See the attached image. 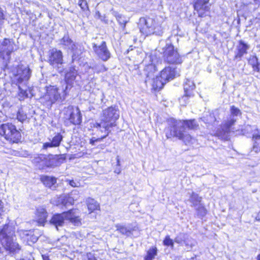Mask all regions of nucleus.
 <instances>
[{
    "label": "nucleus",
    "instance_id": "obj_1",
    "mask_svg": "<svg viewBox=\"0 0 260 260\" xmlns=\"http://www.w3.org/2000/svg\"><path fill=\"white\" fill-rule=\"evenodd\" d=\"M167 126L164 129L167 139H176L181 141L185 145L193 144L194 138L186 129L196 131L200 128V125L195 118L177 119L170 117L166 120Z\"/></svg>",
    "mask_w": 260,
    "mask_h": 260
},
{
    "label": "nucleus",
    "instance_id": "obj_2",
    "mask_svg": "<svg viewBox=\"0 0 260 260\" xmlns=\"http://www.w3.org/2000/svg\"><path fill=\"white\" fill-rule=\"evenodd\" d=\"M119 110L116 105H112L103 109L101 114L100 122H96L93 124L92 127L103 134L107 132L111 134V131L117 126V120L119 119Z\"/></svg>",
    "mask_w": 260,
    "mask_h": 260
},
{
    "label": "nucleus",
    "instance_id": "obj_3",
    "mask_svg": "<svg viewBox=\"0 0 260 260\" xmlns=\"http://www.w3.org/2000/svg\"><path fill=\"white\" fill-rule=\"evenodd\" d=\"M0 243L6 251L11 253H17L21 249L19 244L16 242L14 232L11 233L8 224L3 225L0 230Z\"/></svg>",
    "mask_w": 260,
    "mask_h": 260
},
{
    "label": "nucleus",
    "instance_id": "obj_4",
    "mask_svg": "<svg viewBox=\"0 0 260 260\" xmlns=\"http://www.w3.org/2000/svg\"><path fill=\"white\" fill-rule=\"evenodd\" d=\"M2 138L11 144H18L21 142L22 130L12 122L2 123L0 124V138Z\"/></svg>",
    "mask_w": 260,
    "mask_h": 260
},
{
    "label": "nucleus",
    "instance_id": "obj_5",
    "mask_svg": "<svg viewBox=\"0 0 260 260\" xmlns=\"http://www.w3.org/2000/svg\"><path fill=\"white\" fill-rule=\"evenodd\" d=\"M65 154H40L35 158L36 165L39 170L54 168L59 166L66 160Z\"/></svg>",
    "mask_w": 260,
    "mask_h": 260
},
{
    "label": "nucleus",
    "instance_id": "obj_6",
    "mask_svg": "<svg viewBox=\"0 0 260 260\" xmlns=\"http://www.w3.org/2000/svg\"><path fill=\"white\" fill-rule=\"evenodd\" d=\"M60 114L63 122L67 125H79L82 122L81 112L77 106L69 105L65 107Z\"/></svg>",
    "mask_w": 260,
    "mask_h": 260
},
{
    "label": "nucleus",
    "instance_id": "obj_7",
    "mask_svg": "<svg viewBox=\"0 0 260 260\" xmlns=\"http://www.w3.org/2000/svg\"><path fill=\"white\" fill-rule=\"evenodd\" d=\"M162 57L164 62L169 64H180L183 62L178 49L171 43L167 44L162 48Z\"/></svg>",
    "mask_w": 260,
    "mask_h": 260
},
{
    "label": "nucleus",
    "instance_id": "obj_8",
    "mask_svg": "<svg viewBox=\"0 0 260 260\" xmlns=\"http://www.w3.org/2000/svg\"><path fill=\"white\" fill-rule=\"evenodd\" d=\"M138 26L141 34L147 37L156 34L159 25L155 18L146 16L139 19Z\"/></svg>",
    "mask_w": 260,
    "mask_h": 260
},
{
    "label": "nucleus",
    "instance_id": "obj_9",
    "mask_svg": "<svg viewBox=\"0 0 260 260\" xmlns=\"http://www.w3.org/2000/svg\"><path fill=\"white\" fill-rule=\"evenodd\" d=\"M15 46V42L11 38H4L0 43V59L3 63L7 64L10 62L12 54L16 51Z\"/></svg>",
    "mask_w": 260,
    "mask_h": 260
},
{
    "label": "nucleus",
    "instance_id": "obj_10",
    "mask_svg": "<svg viewBox=\"0 0 260 260\" xmlns=\"http://www.w3.org/2000/svg\"><path fill=\"white\" fill-rule=\"evenodd\" d=\"M236 122V119L231 118L224 121L221 125V128L217 129L213 136L218 137L220 140L226 141L230 139V134L231 132V127Z\"/></svg>",
    "mask_w": 260,
    "mask_h": 260
},
{
    "label": "nucleus",
    "instance_id": "obj_11",
    "mask_svg": "<svg viewBox=\"0 0 260 260\" xmlns=\"http://www.w3.org/2000/svg\"><path fill=\"white\" fill-rule=\"evenodd\" d=\"M46 104L52 105L61 99L59 88L56 85H49L45 87V92L42 96Z\"/></svg>",
    "mask_w": 260,
    "mask_h": 260
},
{
    "label": "nucleus",
    "instance_id": "obj_12",
    "mask_svg": "<svg viewBox=\"0 0 260 260\" xmlns=\"http://www.w3.org/2000/svg\"><path fill=\"white\" fill-rule=\"evenodd\" d=\"M47 62L52 67L62 66L64 63L62 51L56 48L49 50L48 52Z\"/></svg>",
    "mask_w": 260,
    "mask_h": 260
},
{
    "label": "nucleus",
    "instance_id": "obj_13",
    "mask_svg": "<svg viewBox=\"0 0 260 260\" xmlns=\"http://www.w3.org/2000/svg\"><path fill=\"white\" fill-rule=\"evenodd\" d=\"M31 70L27 67L24 69L18 68L16 72L13 74V83L19 86L24 81H27L31 76Z\"/></svg>",
    "mask_w": 260,
    "mask_h": 260
},
{
    "label": "nucleus",
    "instance_id": "obj_14",
    "mask_svg": "<svg viewBox=\"0 0 260 260\" xmlns=\"http://www.w3.org/2000/svg\"><path fill=\"white\" fill-rule=\"evenodd\" d=\"M92 48L97 56L104 61H106L111 57V53L109 51L105 41H103L100 45L93 44Z\"/></svg>",
    "mask_w": 260,
    "mask_h": 260
},
{
    "label": "nucleus",
    "instance_id": "obj_15",
    "mask_svg": "<svg viewBox=\"0 0 260 260\" xmlns=\"http://www.w3.org/2000/svg\"><path fill=\"white\" fill-rule=\"evenodd\" d=\"M210 0H193L192 6L199 17L202 18L206 15V13L210 11L208 5Z\"/></svg>",
    "mask_w": 260,
    "mask_h": 260
},
{
    "label": "nucleus",
    "instance_id": "obj_16",
    "mask_svg": "<svg viewBox=\"0 0 260 260\" xmlns=\"http://www.w3.org/2000/svg\"><path fill=\"white\" fill-rule=\"evenodd\" d=\"M66 220L69 221L75 226H79L82 224V219L80 216L76 214V209L72 208L63 211Z\"/></svg>",
    "mask_w": 260,
    "mask_h": 260
},
{
    "label": "nucleus",
    "instance_id": "obj_17",
    "mask_svg": "<svg viewBox=\"0 0 260 260\" xmlns=\"http://www.w3.org/2000/svg\"><path fill=\"white\" fill-rule=\"evenodd\" d=\"M77 73L74 67L70 69L64 75V80L66 84L64 92L68 89H71L73 86L74 83L77 77Z\"/></svg>",
    "mask_w": 260,
    "mask_h": 260
},
{
    "label": "nucleus",
    "instance_id": "obj_18",
    "mask_svg": "<svg viewBox=\"0 0 260 260\" xmlns=\"http://www.w3.org/2000/svg\"><path fill=\"white\" fill-rule=\"evenodd\" d=\"M176 74L175 69L170 67H166L159 72L158 75L166 83H167L175 78Z\"/></svg>",
    "mask_w": 260,
    "mask_h": 260
},
{
    "label": "nucleus",
    "instance_id": "obj_19",
    "mask_svg": "<svg viewBox=\"0 0 260 260\" xmlns=\"http://www.w3.org/2000/svg\"><path fill=\"white\" fill-rule=\"evenodd\" d=\"M66 217L64 213L62 212L53 214L49 220V223L57 229L58 227H62L64 225Z\"/></svg>",
    "mask_w": 260,
    "mask_h": 260
},
{
    "label": "nucleus",
    "instance_id": "obj_20",
    "mask_svg": "<svg viewBox=\"0 0 260 260\" xmlns=\"http://www.w3.org/2000/svg\"><path fill=\"white\" fill-rule=\"evenodd\" d=\"M36 221L38 226H44L47 222L48 213L46 210L42 207L37 208L35 213Z\"/></svg>",
    "mask_w": 260,
    "mask_h": 260
},
{
    "label": "nucleus",
    "instance_id": "obj_21",
    "mask_svg": "<svg viewBox=\"0 0 260 260\" xmlns=\"http://www.w3.org/2000/svg\"><path fill=\"white\" fill-rule=\"evenodd\" d=\"M249 45L242 40L238 41L236 52L234 55L235 59H241L242 57L247 54Z\"/></svg>",
    "mask_w": 260,
    "mask_h": 260
},
{
    "label": "nucleus",
    "instance_id": "obj_22",
    "mask_svg": "<svg viewBox=\"0 0 260 260\" xmlns=\"http://www.w3.org/2000/svg\"><path fill=\"white\" fill-rule=\"evenodd\" d=\"M184 96L187 98H190L194 95L193 91L196 85L190 80L187 79L184 83Z\"/></svg>",
    "mask_w": 260,
    "mask_h": 260
},
{
    "label": "nucleus",
    "instance_id": "obj_23",
    "mask_svg": "<svg viewBox=\"0 0 260 260\" xmlns=\"http://www.w3.org/2000/svg\"><path fill=\"white\" fill-rule=\"evenodd\" d=\"M40 180L45 187L49 188H51L57 182L56 177L44 175L40 176Z\"/></svg>",
    "mask_w": 260,
    "mask_h": 260
},
{
    "label": "nucleus",
    "instance_id": "obj_24",
    "mask_svg": "<svg viewBox=\"0 0 260 260\" xmlns=\"http://www.w3.org/2000/svg\"><path fill=\"white\" fill-rule=\"evenodd\" d=\"M116 230L121 234L125 235L126 237H130L133 235V233L138 230L137 226L128 228L123 225H117L116 226Z\"/></svg>",
    "mask_w": 260,
    "mask_h": 260
},
{
    "label": "nucleus",
    "instance_id": "obj_25",
    "mask_svg": "<svg viewBox=\"0 0 260 260\" xmlns=\"http://www.w3.org/2000/svg\"><path fill=\"white\" fill-rule=\"evenodd\" d=\"M166 84V82L158 75L153 79L151 89L155 92L159 91L164 88Z\"/></svg>",
    "mask_w": 260,
    "mask_h": 260
},
{
    "label": "nucleus",
    "instance_id": "obj_26",
    "mask_svg": "<svg viewBox=\"0 0 260 260\" xmlns=\"http://www.w3.org/2000/svg\"><path fill=\"white\" fill-rule=\"evenodd\" d=\"M86 205L89 214L100 211V204L92 198H88L86 200Z\"/></svg>",
    "mask_w": 260,
    "mask_h": 260
},
{
    "label": "nucleus",
    "instance_id": "obj_27",
    "mask_svg": "<svg viewBox=\"0 0 260 260\" xmlns=\"http://www.w3.org/2000/svg\"><path fill=\"white\" fill-rule=\"evenodd\" d=\"M248 64L252 67L254 72H260V62L255 55H251L247 59Z\"/></svg>",
    "mask_w": 260,
    "mask_h": 260
},
{
    "label": "nucleus",
    "instance_id": "obj_28",
    "mask_svg": "<svg viewBox=\"0 0 260 260\" xmlns=\"http://www.w3.org/2000/svg\"><path fill=\"white\" fill-rule=\"evenodd\" d=\"M157 71L156 66L152 62L146 64L144 68V73L147 78L153 76Z\"/></svg>",
    "mask_w": 260,
    "mask_h": 260
},
{
    "label": "nucleus",
    "instance_id": "obj_29",
    "mask_svg": "<svg viewBox=\"0 0 260 260\" xmlns=\"http://www.w3.org/2000/svg\"><path fill=\"white\" fill-rule=\"evenodd\" d=\"M252 148L256 152H260V131L252 135Z\"/></svg>",
    "mask_w": 260,
    "mask_h": 260
},
{
    "label": "nucleus",
    "instance_id": "obj_30",
    "mask_svg": "<svg viewBox=\"0 0 260 260\" xmlns=\"http://www.w3.org/2000/svg\"><path fill=\"white\" fill-rule=\"evenodd\" d=\"M157 248L155 246L151 247L146 251L143 260H153L157 254Z\"/></svg>",
    "mask_w": 260,
    "mask_h": 260
},
{
    "label": "nucleus",
    "instance_id": "obj_31",
    "mask_svg": "<svg viewBox=\"0 0 260 260\" xmlns=\"http://www.w3.org/2000/svg\"><path fill=\"white\" fill-rule=\"evenodd\" d=\"M201 119H202V121L207 125V126L210 125L212 122H217L216 118L213 112L209 113L206 116H204Z\"/></svg>",
    "mask_w": 260,
    "mask_h": 260
},
{
    "label": "nucleus",
    "instance_id": "obj_32",
    "mask_svg": "<svg viewBox=\"0 0 260 260\" xmlns=\"http://www.w3.org/2000/svg\"><path fill=\"white\" fill-rule=\"evenodd\" d=\"M63 136L60 133H57L52 138L50 142L54 147H57L60 146L61 142L63 140Z\"/></svg>",
    "mask_w": 260,
    "mask_h": 260
},
{
    "label": "nucleus",
    "instance_id": "obj_33",
    "mask_svg": "<svg viewBox=\"0 0 260 260\" xmlns=\"http://www.w3.org/2000/svg\"><path fill=\"white\" fill-rule=\"evenodd\" d=\"M103 133L104 134L99 138L92 137L90 138L89 139V144L92 146H94L96 143L101 142L110 134H107V132H104Z\"/></svg>",
    "mask_w": 260,
    "mask_h": 260
},
{
    "label": "nucleus",
    "instance_id": "obj_34",
    "mask_svg": "<svg viewBox=\"0 0 260 260\" xmlns=\"http://www.w3.org/2000/svg\"><path fill=\"white\" fill-rule=\"evenodd\" d=\"M78 5L82 12H89L90 9L89 5L86 0H78Z\"/></svg>",
    "mask_w": 260,
    "mask_h": 260
},
{
    "label": "nucleus",
    "instance_id": "obj_35",
    "mask_svg": "<svg viewBox=\"0 0 260 260\" xmlns=\"http://www.w3.org/2000/svg\"><path fill=\"white\" fill-rule=\"evenodd\" d=\"M196 210L197 211V215L200 217H203L205 216L208 213V211L206 207L201 204L200 205Z\"/></svg>",
    "mask_w": 260,
    "mask_h": 260
},
{
    "label": "nucleus",
    "instance_id": "obj_36",
    "mask_svg": "<svg viewBox=\"0 0 260 260\" xmlns=\"http://www.w3.org/2000/svg\"><path fill=\"white\" fill-rule=\"evenodd\" d=\"M27 118V114L25 113L22 108L19 109L16 114V119L21 122L25 121Z\"/></svg>",
    "mask_w": 260,
    "mask_h": 260
},
{
    "label": "nucleus",
    "instance_id": "obj_37",
    "mask_svg": "<svg viewBox=\"0 0 260 260\" xmlns=\"http://www.w3.org/2000/svg\"><path fill=\"white\" fill-rule=\"evenodd\" d=\"M202 198L199 197L197 193L192 192L190 195V202L193 204V206H195L197 204H200L202 201Z\"/></svg>",
    "mask_w": 260,
    "mask_h": 260
},
{
    "label": "nucleus",
    "instance_id": "obj_38",
    "mask_svg": "<svg viewBox=\"0 0 260 260\" xmlns=\"http://www.w3.org/2000/svg\"><path fill=\"white\" fill-rule=\"evenodd\" d=\"M60 42L63 46H69L72 44L73 46L76 47V45L73 43V40L68 36H64L60 39Z\"/></svg>",
    "mask_w": 260,
    "mask_h": 260
},
{
    "label": "nucleus",
    "instance_id": "obj_39",
    "mask_svg": "<svg viewBox=\"0 0 260 260\" xmlns=\"http://www.w3.org/2000/svg\"><path fill=\"white\" fill-rule=\"evenodd\" d=\"M162 244L165 246L170 247L171 248H173L174 245V241L170 238L169 235L165 236L162 241Z\"/></svg>",
    "mask_w": 260,
    "mask_h": 260
},
{
    "label": "nucleus",
    "instance_id": "obj_40",
    "mask_svg": "<svg viewBox=\"0 0 260 260\" xmlns=\"http://www.w3.org/2000/svg\"><path fill=\"white\" fill-rule=\"evenodd\" d=\"M19 91L18 93V96L19 97V100L20 101H23L25 99H27L28 96V94L26 90H23L21 89L20 87V85L18 86Z\"/></svg>",
    "mask_w": 260,
    "mask_h": 260
},
{
    "label": "nucleus",
    "instance_id": "obj_41",
    "mask_svg": "<svg viewBox=\"0 0 260 260\" xmlns=\"http://www.w3.org/2000/svg\"><path fill=\"white\" fill-rule=\"evenodd\" d=\"M6 19V17L4 11L0 7V29L2 28Z\"/></svg>",
    "mask_w": 260,
    "mask_h": 260
},
{
    "label": "nucleus",
    "instance_id": "obj_42",
    "mask_svg": "<svg viewBox=\"0 0 260 260\" xmlns=\"http://www.w3.org/2000/svg\"><path fill=\"white\" fill-rule=\"evenodd\" d=\"M231 113L233 116H238L241 115L240 109L236 107L235 106H232L230 108Z\"/></svg>",
    "mask_w": 260,
    "mask_h": 260
},
{
    "label": "nucleus",
    "instance_id": "obj_43",
    "mask_svg": "<svg viewBox=\"0 0 260 260\" xmlns=\"http://www.w3.org/2000/svg\"><path fill=\"white\" fill-rule=\"evenodd\" d=\"M87 154V149L85 147H84L83 149L82 150L75 153L74 154V157L75 158H80L86 155Z\"/></svg>",
    "mask_w": 260,
    "mask_h": 260
},
{
    "label": "nucleus",
    "instance_id": "obj_44",
    "mask_svg": "<svg viewBox=\"0 0 260 260\" xmlns=\"http://www.w3.org/2000/svg\"><path fill=\"white\" fill-rule=\"evenodd\" d=\"M86 259L84 260H98L94 254L90 252H88L86 253Z\"/></svg>",
    "mask_w": 260,
    "mask_h": 260
},
{
    "label": "nucleus",
    "instance_id": "obj_45",
    "mask_svg": "<svg viewBox=\"0 0 260 260\" xmlns=\"http://www.w3.org/2000/svg\"><path fill=\"white\" fill-rule=\"evenodd\" d=\"M54 147L51 142H46L43 145L42 148L44 149H47L48 148Z\"/></svg>",
    "mask_w": 260,
    "mask_h": 260
},
{
    "label": "nucleus",
    "instance_id": "obj_46",
    "mask_svg": "<svg viewBox=\"0 0 260 260\" xmlns=\"http://www.w3.org/2000/svg\"><path fill=\"white\" fill-rule=\"evenodd\" d=\"M41 257L43 260H51L49 256L47 254H42Z\"/></svg>",
    "mask_w": 260,
    "mask_h": 260
},
{
    "label": "nucleus",
    "instance_id": "obj_47",
    "mask_svg": "<svg viewBox=\"0 0 260 260\" xmlns=\"http://www.w3.org/2000/svg\"><path fill=\"white\" fill-rule=\"evenodd\" d=\"M120 24L121 25L123 29H124L126 26V24L127 23V21L125 20H123V21H120V20H118Z\"/></svg>",
    "mask_w": 260,
    "mask_h": 260
},
{
    "label": "nucleus",
    "instance_id": "obj_48",
    "mask_svg": "<svg viewBox=\"0 0 260 260\" xmlns=\"http://www.w3.org/2000/svg\"><path fill=\"white\" fill-rule=\"evenodd\" d=\"M69 184L72 187H76L77 184L73 180H70L68 181Z\"/></svg>",
    "mask_w": 260,
    "mask_h": 260
},
{
    "label": "nucleus",
    "instance_id": "obj_49",
    "mask_svg": "<svg viewBox=\"0 0 260 260\" xmlns=\"http://www.w3.org/2000/svg\"><path fill=\"white\" fill-rule=\"evenodd\" d=\"M253 1L255 4L260 5V0H253Z\"/></svg>",
    "mask_w": 260,
    "mask_h": 260
},
{
    "label": "nucleus",
    "instance_id": "obj_50",
    "mask_svg": "<svg viewBox=\"0 0 260 260\" xmlns=\"http://www.w3.org/2000/svg\"><path fill=\"white\" fill-rule=\"evenodd\" d=\"M66 200H68V199H63L62 201V203L65 206L67 205V203L66 202Z\"/></svg>",
    "mask_w": 260,
    "mask_h": 260
},
{
    "label": "nucleus",
    "instance_id": "obj_51",
    "mask_svg": "<svg viewBox=\"0 0 260 260\" xmlns=\"http://www.w3.org/2000/svg\"><path fill=\"white\" fill-rule=\"evenodd\" d=\"M256 260H260V253L258 254L256 257Z\"/></svg>",
    "mask_w": 260,
    "mask_h": 260
},
{
    "label": "nucleus",
    "instance_id": "obj_52",
    "mask_svg": "<svg viewBox=\"0 0 260 260\" xmlns=\"http://www.w3.org/2000/svg\"><path fill=\"white\" fill-rule=\"evenodd\" d=\"M3 207V202L2 201L0 200V209L2 208Z\"/></svg>",
    "mask_w": 260,
    "mask_h": 260
},
{
    "label": "nucleus",
    "instance_id": "obj_53",
    "mask_svg": "<svg viewBox=\"0 0 260 260\" xmlns=\"http://www.w3.org/2000/svg\"><path fill=\"white\" fill-rule=\"evenodd\" d=\"M3 207V202L2 201L0 200V209L2 208Z\"/></svg>",
    "mask_w": 260,
    "mask_h": 260
},
{
    "label": "nucleus",
    "instance_id": "obj_54",
    "mask_svg": "<svg viewBox=\"0 0 260 260\" xmlns=\"http://www.w3.org/2000/svg\"><path fill=\"white\" fill-rule=\"evenodd\" d=\"M34 240L33 242H35L37 241V238L36 237L33 238L32 241Z\"/></svg>",
    "mask_w": 260,
    "mask_h": 260
},
{
    "label": "nucleus",
    "instance_id": "obj_55",
    "mask_svg": "<svg viewBox=\"0 0 260 260\" xmlns=\"http://www.w3.org/2000/svg\"><path fill=\"white\" fill-rule=\"evenodd\" d=\"M256 219L257 221H260V218H259L258 216H257L256 217Z\"/></svg>",
    "mask_w": 260,
    "mask_h": 260
},
{
    "label": "nucleus",
    "instance_id": "obj_56",
    "mask_svg": "<svg viewBox=\"0 0 260 260\" xmlns=\"http://www.w3.org/2000/svg\"><path fill=\"white\" fill-rule=\"evenodd\" d=\"M2 253V248L1 247H0V253Z\"/></svg>",
    "mask_w": 260,
    "mask_h": 260
},
{
    "label": "nucleus",
    "instance_id": "obj_57",
    "mask_svg": "<svg viewBox=\"0 0 260 260\" xmlns=\"http://www.w3.org/2000/svg\"><path fill=\"white\" fill-rule=\"evenodd\" d=\"M104 71H107V69L106 68H104Z\"/></svg>",
    "mask_w": 260,
    "mask_h": 260
}]
</instances>
